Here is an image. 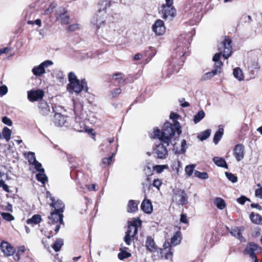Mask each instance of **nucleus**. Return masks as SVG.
Here are the masks:
<instances>
[{
  "label": "nucleus",
  "instance_id": "nucleus-61",
  "mask_svg": "<svg viewBox=\"0 0 262 262\" xmlns=\"http://www.w3.org/2000/svg\"><path fill=\"white\" fill-rule=\"evenodd\" d=\"M255 195L256 197L262 199V187L255 190Z\"/></svg>",
  "mask_w": 262,
  "mask_h": 262
},
{
  "label": "nucleus",
  "instance_id": "nucleus-57",
  "mask_svg": "<svg viewBox=\"0 0 262 262\" xmlns=\"http://www.w3.org/2000/svg\"><path fill=\"white\" fill-rule=\"evenodd\" d=\"M134 236L129 235V233H126V235L124 237V242L127 245H130L132 242L131 237Z\"/></svg>",
  "mask_w": 262,
  "mask_h": 262
},
{
  "label": "nucleus",
  "instance_id": "nucleus-44",
  "mask_svg": "<svg viewBox=\"0 0 262 262\" xmlns=\"http://www.w3.org/2000/svg\"><path fill=\"white\" fill-rule=\"evenodd\" d=\"M195 167V165L194 164L187 165L185 169L186 174L190 177L193 173Z\"/></svg>",
  "mask_w": 262,
  "mask_h": 262
},
{
  "label": "nucleus",
  "instance_id": "nucleus-40",
  "mask_svg": "<svg viewBox=\"0 0 262 262\" xmlns=\"http://www.w3.org/2000/svg\"><path fill=\"white\" fill-rule=\"evenodd\" d=\"M216 71L217 70H213L211 72L206 73L202 76V79L204 80L210 79L217 74Z\"/></svg>",
  "mask_w": 262,
  "mask_h": 262
},
{
  "label": "nucleus",
  "instance_id": "nucleus-23",
  "mask_svg": "<svg viewBox=\"0 0 262 262\" xmlns=\"http://www.w3.org/2000/svg\"><path fill=\"white\" fill-rule=\"evenodd\" d=\"M50 205L54 208V211H57L62 213L64 211L65 205L62 201L60 200H57V201L54 200V201H52L50 203Z\"/></svg>",
  "mask_w": 262,
  "mask_h": 262
},
{
  "label": "nucleus",
  "instance_id": "nucleus-16",
  "mask_svg": "<svg viewBox=\"0 0 262 262\" xmlns=\"http://www.w3.org/2000/svg\"><path fill=\"white\" fill-rule=\"evenodd\" d=\"M152 30L157 35H163L165 32L164 22L161 19H158L152 25Z\"/></svg>",
  "mask_w": 262,
  "mask_h": 262
},
{
  "label": "nucleus",
  "instance_id": "nucleus-4",
  "mask_svg": "<svg viewBox=\"0 0 262 262\" xmlns=\"http://www.w3.org/2000/svg\"><path fill=\"white\" fill-rule=\"evenodd\" d=\"M111 1L108 0L101 1L98 3L97 13L91 20L93 25L100 26L106 21V15L108 14L114 15L115 13L111 11Z\"/></svg>",
  "mask_w": 262,
  "mask_h": 262
},
{
  "label": "nucleus",
  "instance_id": "nucleus-30",
  "mask_svg": "<svg viewBox=\"0 0 262 262\" xmlns=\"http://www.w3.org/2000/svg\"><path fill=\"white\" fill-rule=\"evenodd\" d=\"M214 163L218 166L228 168L227 164L224 159L219 157H214L213 159Z\"/></svg>",
  "mask_w": 262,
  "mask_h": 262
},
{
  "label": "nucleus",
  "instance_id": "nucleus-42",
  "mask_svg": "<svg viewBox=\"0 0 262 262\" xmlns=\"http://www.w3.org/2000/svg\"><path fill=\"white\" fill-rule=\"evenodd\" d=\"M115 153H113L112 154V155L109 158H104L102 159V162H101V166L102 167H105L106 166H107V165H108L110 163L112 162V159L113 158V157L115 156Z\"/></svg>",
  "mask_w": 262,
  "mask_h": 262
},
{
  "label": "nucleus",
  "instance_id": "nucleus-19",
  "mask_svg": "<svg viewBox=\"0 0 262 262\" xmlns=\"http://www.w3.org/2000/svg\"><path fill=\"white\" fill-rule=\"evenodd\" d=\"M145 247L147 250L150 252H155L158 249L154 238L150 236H148L146 237Z\"/></svg>",
  "mask_w": 262,
  "mask_h": 262
},
{
  "label": "nucleus",
  "instance_id": "nucleus-56",
  "mask_svg": "<svg viewBox=\"0 0 262 262\" xmlns=\"http://www.w3.org/2000/svg\"><path fill=\"white\" fill-rule=\"evenodd\" d=\"M33 165L34 166L35 169L38 172H42V169L43 168H42V165L40 163H39L38 161H37Z\"/></svg>",
  "mask_w": 262,
  "mask_h": 262
},
{
  "label": "nucleus",
  "instance_id": "nucleus-51",
  "mask_svg": "<svg viewBox=\"0 0 262 262\" xmlns=\"http://www.w3.org/2000/svg\"><path fill=\"white\" fill-rule=\"evenodd\" d=\"M162 184V182L161 180L159 179H154L153 183H152V186L156 188H157L158 190H160V187Z\"/></svg>",
  "mask_w": 262,
  "mask_h": 262
},
{
  "label": "nucleus",
  "instance_id": "nucleus-11",
  "mask_svg": "<svg viewBox=\"0 0 262 262\" xmlns=\"http://www.w3.org/2000/svg\"><path fill=\"white\" fill-rule=\"evenodd\" d=\"M56 19L61 25H67L71 21L70 17L67 14V10L63 8H60L58 9Z\"/></svg>",
  "mask_w": 262,
  "mask_h": 262
},
{
  "label": "nucleus",
  "instance_id": "nucleus-50",
  "mask_svg": "<svg viewBox=\"0 0 262 262\" xmlns=\"http://www.w3.org/2000/svg\"><path fill=\"white\" fill-rule=\"evenodd\" d=\"M56 7V5L55 4H51L49 7V8L45 10L44 14L48 15L51 14L53 12V10Z\"/></svg>",
  "mask_w": 262,
  "mask_h": 262
},
{
  "label": "nucleus",
  "instance_id": "nucleus-12",
  "mask_svg": "<svg viewBox=\"0 0 262 262\" xmlns=\"http://www.w3.org/2000/svg\"><path fill=\"white\" fill-rule=\"evenodd\" d=\"M39 113L43 116H49L54 112L52 105L45 101H41L38 104Z\"/></svg>",
  "mask_w": 262,
  "mask_h": 262
},
{
  "label": "nucleus",
  "instance_id": "nucleus-27",
  "mask_svg": "<svg viewBox=\"0 0 262 262\" xmlns=\"http://www.w3.org/2000/svg\"><path fill=\"white\" fill-rule=\"evenodd\" d=\"M181 232H176L171 238V245L176 246L179 245L181 242Z\"/></svg>",
  "mask_w": 262,
  "mask_h": 262
},
{
  "label": "nucleus",
  "instance_id": "nucleus-48",
  "mask_svg": "<svg viewBox=\"0 0 262 262\" xmlns=\"http://www.w3.org/2000/svg\"><path fill=\"white\" fill-rule=\"evenodd\" d=\"M130 255H131L130 253H129L127 252H126V251H124V252L119 253L118 255V258L120 259V260H123L125 258L130 257Z\"/></svg>",
  "mask_w": 262,
  "mask_h": 262
},
{
  "label": "nucleus",
  "instance_id": "nucleus-63",
  "mask_svg": "<svg viewBox=\"0 0 262 262\" xmlns=\"http://www.w3.org/2000/svg\"><path fill=\"white\" fill-rule=\"evenodd\" d=\"M165 166L164 165H157L155 166V169L157 173H161L164 169Z\"/></svg>",
  "mask_w": 262,
  "mask_h": 262
},
{
  "label": "nucleus",
  "instance_id": "nucleus-59",
  "mask_svg": "<svg viewBox=\"0 0 262 262\" xmlns=\"http://www.w3.org/2000/svg\"><path fill=\"white\" fill-rule=\"evenodd\" d=\"M121 93V90L120 88H117L111 91V95L113 97H116L118 95Z\"/></svg>",
  "mask_w": 262,
  "mask_h": 262
},
{
  "label": "nucleus",
  "instance_id": "nucleus-24",
  "mask_svg": "<svg viewBox=\"0 0 262 262\" xmlns=\"http://www.w3.org/2000/svg\"><path fill=\"white\" fill-rule=\"evenodd\" d=\"M141 208L146 213H151L152 211V206L150 201L144 199L141 204Z\"/></svg>",
  "mask_w": 262,
  "mask_h": 262
},
{
  "label": "nucleus",
  "instance_id": "nucleus-60",
  "mask_svg": "<svg viewBox=\"0 0 262 262\" xmlns=\"http://www.w3.org/2000/svg\"><path fill=\"white\" fill-rule=\"evenodd\" d=\"M8 92V89L6 85L0 86V95L4 96Z\"/></svg>",
  "mask_w": 262,
  "mask_h": 262
},
{
  "label": "nucleus",
  "instance_id": "nucleus-2",
  "mask_svg": "<svg viewBox=\"0 0 262 262\" xmlns=\"http://www.w3.org/2000/svg\"><path fill=\"white\" fill-rule=\"evenodd\" d=\"M181 133L179 122L176 121L173 124L167 122L164 123L162 132L159 129H155L151 134V138H158L159 140H164L165 143H168V142H170V140L176 133H177L179 136Z\"/></svg>",
  "mask_w": 262,
  "mask_h": 262
},
{
  "label": "nucleus",
  "instance_id": "nucleus-3",
  "mask_svg": "<svg viewBox=\"0 0 262 262\" xmlns=\"http://www.w3.org/2000/svg\"><path fill=\"white\" fill-rule=\"evenodd\" d=\"M106 21L100 26L95 25L97 29L102 28V36L106 39L112 40L120 34L117 29V24L115 21L119 18V14L114 13V15L108 14L105 16Z\"/></svg>",
  "mask_w": 262,
  "mask_h": 262
},
{
  "label": "nucleus",
  "instance_id": "nucleus-58",
  "mask_svg": "<svg viewBox=\"0 0 262 262\" xmlns=\"http://www.w3.org/2000/svg\"><path fill=\"white\" fill-rule=\"evenodd\" d=\"M2 122L8 125V126H11L12 125V121L7 117H3L2 118Z\"/></svg>",
  "mask_w": 262,
  "mask_h": 262
},
{
  "label": "nucleus",
  "instance_id": "nucleus-21",
  "mask_svg": "<svg viewBox=\"0 0 262 262\" xmlns=\"http://www.w3.org/2000/svg\"><path fill=\"white\" fill-rule=\"evenodd\" d=\"M1 249L4 254L7 256L12 255L14 253L13 248L7 242L2 243Z\"/></svg>",
  "mask_w": 262,
  "mask_h": 262
},
{
  "label": "nucleus",
  "instance_id": "nucleus-35",
  "mask_svg": "<svg viewBox=\"0 0 262 262\" xmlns=\"http://www.w3.org/2000/svg\"><path fill=\"white\" fill-rule=\"evenodd\" d=\"M2 134L3 138L5 139L7 142H8L11 139L12 134L11 130L7 127H5L3 129Z\"/></svg>",
  "mask_w": 262,
  "mask_h": 262
},
{
  "label": "nucleus",
  "instance_id": "nucleus-46",
  "mask_svg": "<svg viewBox=\"0 0 262 262\" xmlns=\"http://www.w3.org/2000/svg\"><path fill=\"white\" fill-rule=\"evenodd\" d=\"M225 175L228 179L232 183H235L237 181V178L234 174L228 172H225Z\"/></svg>",
  "mask_w": 262,
  "mask_h": 262
},
{
  "label": "nucleus",
  "instance_id": "nucleus-13",
  "mask_svg": "<svg viewBox=\"0 0 262 262\" xmlns=\"http://www.w3.org/2000/svg\"><path fill=\"white\" fill-rule=\"evenodd\" d=\"M258 246L253 243H248L247 245L244 253L249 255L250 257L254 260V262H258L255 251L258 250Z\"/></svg>",
  "mask_w": 262,
  "mask_h": 262
},
{
  "label": "nucleus",
  "instance_id": "nucleus-38",
  "mask_svg": "<svg viewBox=\"0 0 262 262\" xmlns=\"http://www.w3.org/2000/svg\"><path fill=\"white\" fill-rule=\"evenodd\" d=\"M211 134V129H208L202 133H201L198 136V138L201 141L207 139Z\"/></svg>",
  "mask_w": 262,
  "mask_h": 262
},
{
  "label": "nucleus",
  "instance_id": "nucleus-49",
  "mask_svg": "<svg viewBox=\"0 0 262 262\" xmlns=\"http://www.w3.org/2000/svg\"><path fill=\"white\" fill-rule=\"evenodd\" d=\"M79 28V25L78 24H74L67 27V30L68 31L72 32L78 30Z\"/></svg>",
  "mask_w": 262,
  "mask_h": 262
},
{
  "label": "nucleus",
  "instance_id": "nucleus-28",
  "mask_svg": "<svg viewBox=\"0 0 262 262\" xmlns=\"http://www.w3.org/2000/svg\"><path fill=\"white\" fill-rule=\"evenodd\" d=\"M42 172H38L36 174V178L39 182L45 185L48 180L47 176L45 173V169H42Z\"/></svg>",
  "mask_w": 262,
  "mask_h": 262
},
{
  "label": "nucleus",
  "instance_id": "nucleus-17",
  "mask_svg": "<svg viewBox=\"0 0 262 262\" xmlns=\"http://www.w3.org/2000/svg\"><path fill=\"white\" fill-rule=\"evenodd\" d=\"M227 230L232 236L236 237L241 242H246V239L242 235V231L243 230V227H234L231 229L227 227Z\"/></svg>",
  "mask_w": 262,
  "mask_h": 262
},
{
  "label": "nucleus",
  "instance_id": "nucleus-37",
  "mask_svg": "<svg viewBox=\"0 0 262 262\" xmlns=\"http://www.w3.org/2000/svg\"><path fill=\"white\" fill-rule=\"evenodd\" d=\"M214 204L219 209H223L225 206L226 204L224 200L221 198H216L214 200Z\"/></svg>",
  "mask_w": 262,
  "mask_h": 262
},
{
  "label": "nucleus",
  "instance_id": "nucleus-20",
  "mask_svg": "<svg viewBox=\"0 0 262 262\" xmlns=\"http://www.w3.org/2000/svg\"><path fill=\"white\" fill-rule=\"evenodd\" d=\"M174 193L176 196L180 198V199L179 200L180 204L183 205L187 203V195L184 190L181 189L176 190L174 191Z\"/></svg>",
  "mask_w": 262,
  "mask_h": 262
},
{
  "label": "nucleus",
  "instance_id": "nucleus-29",
  "mask_svg": "<svg viewBox=\"0 0 262 262\" xmlns=\"http://www.w3.org/2000/svg\"><path fill=\"white\" fill-rule=\"evenodd\" d=\"M122 73H116L113 75L112 80L116 82L118 84H122L125 82V79L123 77Z\"/></svg>",
  "mask_w": 262,
  "mask_h": 262
},
{
  "label": "nucleus",
  "instance_id": "nucleus-6",
  "mask_svg": "<svg viewBox=\"0 0 262 262\" xmlns=\"http://www.w3.org/2000/svg\"><path fill=\"white\" fill-rule=\"evenodd\" d=\"M231 40L229 38H226L224 41L218 46V50L220 51L219 53H216L213 57V61H220V59L222 53H223V56L225 59H227L231 55L232 47H231Z\"/></svg>",
  "mask_w": 262,
  "mask_h": 262
},
{
  "label": "nucleus",
  "instance_id": "nucleus-55",
  "mask_svg": "<svg viewBox=\"0 0 262 262\" xmlns=\"http://www.w3.org/2000/svg\"><path fill=\"white\" fill-rule=\"evenodd\" d=\"M214 68L213 70H217L216 73H220L221 72V67L223 65V63L222 61H214Z\"/></svg>",
  "mask_w": 262,
  "mask_h": 262
},
{
  "label": "nucleus",
  "instance_id": "nucleus-53",
  "mask_svg": "<svg viewBox=\"0 0 262 262\" xmlns=\"http://www.w3.org/2000/svg\"><path fill=\"white\" fill-rule=\"evenodd\" d=\"M247 201L250 202V200L249 198L243 195L237 199V202L242 205H244Z\"/></svg>",
  "mask_w": 262,
  "mask_h": 262
},
{
  "label": "nucleus",
  "instance_id": "nucleus-14",
  "mask_svg": "<svg viewBox=\"0 0 262 262\" xmlns=\"http://www.w3.org/2000/svg\"><path fill=\"white\" fill-rule=\"evenodd\" d=\"M63 215L62 213L57 211H52L50 215L48 216L49 223L50 224L59 223L63 225Z\"/></svg>",
  "mask_w": 262,
  "mask_h": 262
},
{
  "label": "nucleus",
  "instance_id": "nucleus-39",
  "mask_svg": "<svg viewBox=\"0 0 262 262\" xmlns=\"http://www.w3.org/2000/svg\"><path fill=\"white\" fill-rule=\"evenodd\" d=\"M181 148L180 150H178V149L176 150L175 153L176 154L179 155L181 154H184L186 152L187 147L186 141L185 139H183L182 140L181 143Z\"/></svg>",
  "mask_w": 262,
  "mask_h": 262
},
{
  "label": "nucleus",
  "instance_id": "nucleus-54",
  "mask_svg": "<svg viewBox=\"0 0 262 262\" xmlns=\"http://www.w3.org/2000/svg\"><path fill=\"white\" fill-rule=\"evenodd\" d=\"M0 187H2L3 189L7 192H10L8 186L5 183L3 180H0Z\"/></svg>",
  "mask_w": 262,
  "mask_h": 262
},
{
  "label": "nucleus",
  "instance_id": "nucleus-47",
  "mask_svg": "<svg viewBox=\"0 0 262 262\" xmlns=\"http://www.w3.org/2000/svg\"><path fill=\"white\" fill-rule=\"evenodd\" d=\"M27 158L30 164L33 165L34 163L36 162V161H37L34 152H29L28 154Z\"/></svg>",
  "mask_w": 262,
  "mask_h": 262
},
{
  "label": "nucleus",
  "instance_id": "nucleus-1",
  "mask_svg": "<svg viewBox=\"0 0 262 262\" xmlns=\"http://www.w3.org/2000/svg\"><path fill=\"white\" fill-rule=\"evenodd\" d=\"M178 39L179 43L176 48L177 55L170 61V67L167 69L166 77H169L174 71H178L185 61L184 56L186 53V50L189 48L190 36L188 35H181Z\"/></svg>",
  "mask_w": 262,
  "mask_h": 262
},
{
  "label": "nucleus",
  "instance_id": "nucleus-5",
  "mask_svg": "<svg viewBox=\"0 0 262 262\" xmlns=\"http://www.w3.org/2000/svg\"><path fill=\"white\" fill-rule=\"evenodd\" d=\"M74 105L75 122L73 124V128L77 132H86L87 127L85 125V122L86 120H89L87 117L88 115L85 112L83 111L82 106L81 104H76L74 103Z\"/></svg>",
  "mask_w": 262,
  "mask_h": 262
},
{
  "label": "nucleus",
  "instance_id": "nucleus-15",
  "mask_svg": "<svg viewBox=\"0 0 262 262\" xmlns=\"http://www.w3.org/2000/svg\"><path fill=\"white\" fill-rule=\"evenodd\" d=\"M28 99L31 102L38 101L42 99L44 96V93L41 90H31L27 92Z\"/></svg>",
  "mask_w": 262,
  "mask_h": 262
},
{
  "label": "nucleus",
  "instance_id": "nucleus-26",
  "mask_svg": "<svg viewBox=\"0 0 262 262\" xmlns=\"http://www.w3.org/2000/svg\"><path fill=\"white\" fill-rule=\"evenodd\" d=\"M250 218L253 223L258 225H262V216L258 213L251 212Z\"/></svg>",
  "mask_w": 262,
  "mask_h": 262
},
{
  "label": "nucleus",
  "instance_id": "nucleus-10",
  "mask_svg": "<svg viewBox=\"0 0 262 262\" xmlns=\"http://www.w3.org/2000/svg\"><path fill=\"white\" fill-rule=\"evenodd\" d=\"M51 60H46L37 66H35L32 70L33 74L36 76H40L46 73L45 68L53 64Z\"/></svg>",
  "mask_w": 262,
  "mask_h": 262
},
{
  "label": "nucleus",
  "instance_id": "nucleus-52",
  "mask_svg": "<svg viewBox=\"0 0 262 262\" xmlns=\"http://www.w3.org/2000/svg\"><path fill=\"white\" fill-rule=\"evenodd\" d=\"M68 79H69V83H71L72 82L77 81L79 80L77 78L75 74L73 72H72L69 73V75H68Z\"/></svg>",
  "mask_w": 262,
  "mask_h": 262
},
{
  "label": "nucleus",
  "instance_id": "nucleus-43",
  "mask_svg": "<svg viewBox=\"0 0 262 262\" xmlns=\"http://www.w3.org/2000/svg\"><path fill=\"white\" fill-rule=\"evenodd\" d=\"M194 174L195 177L199 178L201 179L206 180L208 178V173L206 172H202L196 170L194 171Z\"/></svg>",
  "mask_w": 262,
  "mask_h": 262
},
{
  "label": "nucleus",
  "instance_id": "nucleus-45",
  "mask_svg": "<svg viewBox=\"0 0 262 262\" xmlns=\"http://www.w3.org/2000/svg\"><path fill=\"white\" fill-rule=\"evenodd\" d=\"M1 215L4 220L8 222H11L14 220V216L9 213L2 212L1 213Z\"/></svg>",
  "mask_w": 262,
  "mask_h": 262
},
{
  "label": "nucleus",
  "instance_id": "nucleus-18",
  "mask_svg": "<svg viewBox=\"0 0 262 262\" xmlns=\"http://www.w3.org/2000/svg\"><path fill=\"white\" fill-rule=\"evenodd\" d=\"M54 123L55 125L58 126H62L66 125L67 121V117L61 115L60 113H55L54 116Z\"/></svg>",
  "mask_w": 262,
  "mask_h": 262
},
{
  "label": "nucleus",
  "instance_id": "nucleus-62",
  "mask_svg": "<svg viewBox=\"0 0 262 262\" xmlns=\"http://www.w3.org/2000/svg\"><path fill=\"white\" fill-rule=\"evenodd\" d=\"M88 189L89 191H96L98 190V189L96 188V184H92V185H86L85 186Z\"/></svg>",
  "mask_w": 262,
  "mask_h": 262
},
{
  "label": "nucleus",
  "instance_id": "nucleus-8",
  "mask_svg": "<svg viewBox=\"0 0 262 262\" xmlns=\"http://www.w3.org/2000/svg\"><path fill=\"white\" fill-rule=\"evenodd\" d=\"M169 145V142L165 143L164 140H159V143L155 145L153 149V152L157 155L159 159H166L168 156L167 147Z\"/></svg>",
  "mask_w": 262,
  "mask_h": 262
},
{
  "label": "nucleus",
  "instance_id": "nucleus-36",
  "mask_svg": "<svg viewBox=\"0 0 262 262\" xmlns=\"http://www.w3.org/2000/svg\"><path fill=\"white\" fill-rule=\"evenodd\" d=\"M205 116V113L204 111H199L198 113L194 116L193 121L195 124L200 122Z\"/></svg>",
  "mask_w": 262,
  "mask_h": 262
},
{
  "label": "nucleus",
  "instance_id": "nucleus-25",
  "mask_svg": "<svg viewBox=\"0 0 262 262\" xmlns=\"http://www.w3.org/2000/svg\"><path fill=\"white\" fill-rule=\"evenodd\" d=\"M139 203V201L129 200L127 204V212L130 213L136 212L138 210Z\"/></svg>",
  "mask_w": 262,
  "mask_h": 262
},
{
  "label": "nucleus",
  "instance_id": "nucleus-9",
  "mask_svg": "<svg viewBox=\"0 0 262 262\" xmlns=\"http://www.w3.org/2000/svg\"><path fill=\"white\" fill-rule=\"evenodd\" d=\"M67 90L70 93H75L78 94L82 90L88 92V88L85 79L81 81L79 80L77 81L69 83L67 85Z\"/></svg>",
  "mask_w": 262,
  "mask_h": 262
},
{
  "label": "nucleus",
  "instance_id": "nucleus-64",
  "mask_svg": "<svg viewBox=\"0 0 262 262\" xmlns=\"http://www.w3.org/2000/svg\"><path fill=\"white\" fill-rule=\"evenodd\" d=\"M163 254H165V258L166 259H172V253L170 250H169L168 252L167 251H164V253H163Z\"/></svg>",
  "mask_w": 262,
  "mask_h": 262
},
{
  "label": "nucleus",
  "instance_id": "nucleus-34",
  "mask_svg": "<svg viewBox=\"0 0 262 262\" xmlns=\"http://www.w3.org/2000/svg\"><path fill=\"white\" fill-rule=\"evenodd\" d=\"M63 245V241L61 238H58L55 241L54 243L52 246V247L55 252H58L60 250Z\"/></svg>",
  "mask_w": 262,
  "mask_h": 262
},
{
  "label": "nucleus",
  "instance_id": "nucleus-32",
  "mask_svg": "<svg viewBox=\"0 0 262 262\" xmlns=\"http://www.w3.org/2000/svg\"><path fill=\"white\" fill-rule=\"evenodd\" d=\"M41 220V219L40 215L35 214L31 218L28 219L26 222L28 224H31L32 226H33L39 223Z\"/></svg>",
  "mask_w": 262,
  "mask_h": 262
},
{
  "label": "nucleus",
  "instance_id": "nucleus-7",
  "mask_svg": "<svg viewBox=\"0 0 262 262\" xmlns=\"http://www.w3.org/2000/svg\"><path fill=\"white\" fill-rule=\"evenodd\" d=\"M166 4L162 5L161 10L162 17L172 20L176 16V10L173 6V0H165Z\"/></svg>",
  "mask_w": 262,
  "mask_h": 262
},
{
  "label": "nucleus",
  "instance_id": "nucleus-31",
  "mask_svg": "<svg viewBox=\"0 0 262 262\" xmlns=\"http://www.w3.org/2000/svg\"><path fill=\"white\" fill-rule=\"evenodd\" d=\"M233 74L234 77L239 81H242L244 79L243 71L239 68H236L234 69Z\"/></svg>",
  "mask_w": 262,
  "mask_h": 262
},
{
  "label": "nucleus",
  "instance_id": "nucleus-33",
  "mask_svg": "<svg viewBox=\"0 0 262 262\" xmlns=\"http://www.w3.org/2000/svg\"><path fill=\"white\" fill-rule=\"evenodd\" d=\"M224 134L223 128H219V129L215 132L213 137V142L215 144H217L219 141L222 138Z\"/></svg>",
  "mask_w": 262,
  "mask_h": 262
},
{
  "label": "nucleus",
  "instance_id": "nucleus-22",
  "mask_svg": "<svg viewBox=\"0 0 262 262\" xmlns=\"http://www.w3.org/2000/svg\"><path fill=\"white\" fill-rule=\"evenodd\" d=\"M235 157L237 161H240L244 157V147L242 144L236 145L234 149Z\"/></svg>",
  "mask_w": 262,
  "mask_h": 262
},
{
  "label": "nucleus",
  "instance_id": "nucleus-41",
  "mask_svg": "<svg viewBox=\"0 0 262 262\" xmlns=\"http://www.w3.org/2000/svg\"><path fill=\"white\" fill-rule=\"evenodd\" d=\"M138 232V229L136 226L131 225L128 226V229L126 233H129V235L135 236Z\"/></svg>",
  "mask_w": 262,
  "mask_h": 262
}]
</instances>
